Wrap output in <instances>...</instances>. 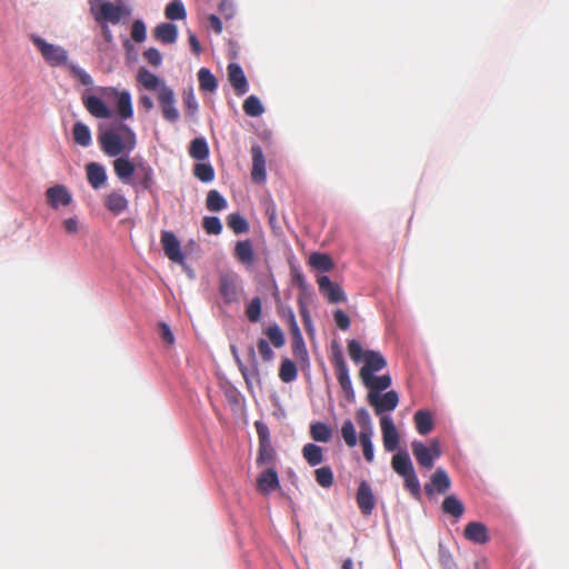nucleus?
I'll return each instance as SVG.
<instances>
[{
	"mask_svg": "<svg viewBox=\"0 0 569 569\" xmlns=\"http://www.w3.org/2000/svg\"><path fill=\"white\" fill-rule=\"evenodd\" d=\"M188 40H189V43L191 46L193 53L199 54L201 52V46H200V42L197 39L196 34L189 33Z\"/></svg>",
	"mask_w": 569,
	"mask_h": 569,
	"instance_id": "64",
	"label": "nucleus"
},
{
	"mask_svg": "<svg viewBox=\"0 0 569 569\" xmlns=\"http://www.w3.org/2000/svg\"><path fill=\"white\" fill-rule=\"evenodd\" d=\"M297 376L298 371L295 362L287 358L283 359L279 369V378L281 379V381L287 383L291 382L296 380Z\"/></svg>",
	"mask_w": 569,
	"mask_h": 569,
	"instance_id": "41",
	"label": "nucleus"
},
{
	"mask_svg": "<svg viewBox=\"0 0 569 569\" xmlns=\"http://www.w3.org/2000/svg\"><path fill=\"white\" fill-rule=\"evenodd\" d=\"M380 427L382 432V441L386 451L392 452L399 446L400 436L396 425L389 416L380 417Z\"/></svg>",
	"mask_w": 569,
	"mask_h": 569,
	"instance_id": "12",
	"label": "nucleus"
},
{
	"mask_svg": "<svg viewBox=\"0 0 569 569\" xmlns=\"http://www.w3.org/2000/svg\"><path fill=\"white\" fill-rule=\"evenodd\" d=\"M202 228L208 234H220L222 224L218 217H204L202 220Z\"/></svg>",
	"mask_w": 569,
	"mask_h": 569,
	"instance_id": "51",
	"label": "nucleus"
},
{
	"mask_svg": "<svg viewBox=\"0 0 569 569\" xmlns=\"http://www.w3.org/2000/svg\"><path fill=\"white\" fill-rule=\"evenodd\" d=\"M189 154L196 160H206L209 157V147L207 141L203 138L193 139L190 143Z\"/></svg>",
	"mask_w": 569,
	"mask_h": 569,
	"instance_id": "37",
	"label": "nucleus"
},
{
	"mask_svg": "<svg viewBox=\"0 0 569 569\" xmlns=\"http://www.w3.org/2000/svg\"><path fill=\"white\" fill-rule=\"evenodd\" d=\"M219 11L223 18L231 19L236 13L232 0H221L219 4Z\"/></svg>",
	"mask_w": 569,
	"mask_h": 569,
	"instance_id": "59",
	"label": "nucleus"
},
{
	"mask_svg": "<svg viewBox=\"0 0 569 569\" xmlns=\"http://www.w3.org/2000/svg\"><path fill=\"white\" fill-rule=\"evenodd\" d=\"M451 486L450 478L447 471L442 468H438L430 478V483L425 486V490L428 495H432L433 491L438 493L446 492Z\"/></svg>",
	"mask_w": 569,
	"mask_h": 569,
	"instance_id": "22",
	"label": "nucleus"
},
{
	"mask_svg": "<svg viewBox=\"0 0 569 569\" xmlns=\"http://www.w3.org/2000/svg\"><path fill=\"white\" fill-rule=\"evenodd\" d=\"M372 437L373 435L359 433V442L362 447L363 457L368 462H372L375 459Z\"/></svg>",
	"mask_w": 569,
	"mask_h": 569,
	"instance_id": "48",
	"label": "nucleus"
},
{
	"mask_svg": "<svg viewBox=\"0 0 569 569\" xmlns=\"http://www.w3.org/2000/svg\"><path fill=\"white\" fill-rule=\"evenodd\" d=\"M257 347L263 361L268 362L274 358V352L272 351L268 340L260 338L257 342Z\"/></svg>",
	"mask_w": 569,
	"mask_h": 569,
	"instance_id": "54",
	"label": "nucleus"
},
{
	"mask_svg": "<svg viewBox=\"0 0 569 569\" xmlns=\"http://www.w3.org/2000/svg\"><path fill=\"white\" fill-rule=\"evenodd\" d=\"M47 201L53 209L60 206H69L72 201V196L68 189L62 184L50 187L46 191Z\"/></svg>",
	"mask_w": 569,
	"mask_h": 569,
	"instance_id": "19",
	"label": "nucleus"
},
{
	"mask_svg": "<svg viewBox=\"0 0 569 569\" xmlns=\"http://www.w3.org/2000/svg\"><path fill=\"white\" fill-rule=\"evenodd\" d=\"M368 403L373 408L376 415L385 416V412L393 411L399 403V395L396 390H389L383 395L376 396L368 393Z\"/></svg>",
	"mask_w": 569,
	"mask_h": 569,
	"instance_id": "9",
	"label": "nucleus"
},
{
	"mask_svg": "<svg viewBox=\"0 0 569 569\" xmlns=\"http://www.w3.org/2000/svg\"><path fill=\"white\" fill-rule=\"evenodd\" d=\"M302 457L311 467H316L323 461V450L315 443H307L302 448Z\"/></svg>",
	"mask_w": 569,
	"mask_h": 569,
	"instance_id": "34",
	"label": "nucleus"
},
{
	"mask_svg": "<svg viewBox=\"0 0 569 569\" xmlns=\"http://www.w3.org/2000/svg\"><path fill=\"white\" fill-rule=\"evenodd\" d=\"M136 79L142 88L157 93L163 118L171 123L177 122L179 120V112L176 108L174 92L166 84L164 80L144 67L139 68Z\"/></svg>",
	"mask_w": 569,
	"mask_h": 569,
	"instance_id": "1",
	"label": "nucleus"
},
{
	"mask_svg": "<svg viewBox=\"0 0 569 569\" xmlns=\"http://www.w3.org/2000/svg\"><path fill=\"white\" fill-rule=\"evenodd\" d=\"M441 509L446 515H450L457 519L465 512L463 503L453 495L447 496L443 499Z\"/></svg>",
	"mask_w": 569,
	"mask_h": 569,
	"instance_id": "32",
	"label": "nucleus"
},
{
	"mask_svg": "<svg viewBox=\"0 0 569 569\" xmlns=\"http://www.w3.org/2000/svg\"><path fill=\"white\" fill-rule=\"evenodd\" d=\"M315 477L317 483L322 488H329L333 483V472L329 466L316 469Z\"/></svg>",
	"mask_w": 569,
	"mask_h": 569,
	"instance_id": "45",
	"label": "nucleus"
},
{
	"mask_svg": "<svg viewBox=\"0 0 569 569\" xmlns=\"http://www.w3.org/2000/svg\"><path fill=\"white\" fill-rule=\"evenodd\" d=\"M209 23H210L211 29L216 33H218V34L221 33V31H222V22H221V20L216 14H210L209 16Z\"/></svg>",
	"mask_w": 569,
	"mask_h": 569,
	"instance_id": "63",
	"label": "nucleus"
},
{
	"mask_svg": "<svg viewBox=\"0 0 569 569\" xmlns=\"http://www.w3.org/2000/svg\"><path fill=\"white\" fill-rule=\"evenodd\" d=\"M69 69L71 71V73L78 78V80L80 81V83L82 86L89 87L93 83L91 76L89 73H87L84 70H82L81 68L77 67L76 64H73V63L69 64Z\"/></svg>",
	"mask_w": 569,
	"mask_h": 569,
	"instance_id": "56",
	"label": "nucleus"
},
{
	"mask_svg": "<svg viewBox=\"0 0 569 569\" xmlns=\"http://www.w3.org/2000/svg\"><path fill=\"white\" fill-rule=\"evenodd\" d=\"M164 14L170 20H182L186 18V9L182 3L173 1L166 7Z\"/></svg>",
	"mask_w": 569,
	"mask_h": 569,
	"instance_id": "50",
	"label": "nucleus"
},
{
	"mask_svg": "<svg viewBox=\"0 0 569 569\" xmlns=\"http://www.w3.org/2000/svg\"><path fill=\"white\" fill-rule=\"evenodd\" d=\"M98 140L102 151L109 157L128 156L137 144L134 132L123 123L101 132Z\"/></svg>",
	"mask_w": 569,
	"mask_h": 569,
	"instance_id": "2",
	"label": "nucleus"
},
{
	"mask_svg": "<svg viewBox=\"0 0 569 569\" xmlns=\"http://www.w3.org/2000/svg\"><path fill=\"white\" fill-rule=\"evenodd\" d=\"M100 92L106 98H117V108L122 119H130L133 116L131 96L128 91L119 92L112 87L101 88Z\"/></svg>",
	"mask_w": 569,
	"mask_h": 569,
	"instance_id": "10",
	"label": "nucleus"
},
{
	"mask_svg": "<svg viewBox=\"0 0 569 569\" xmlns=\"http://www.w3.org/2000/svg\"><path fill=\"white\" fill-rule=\"evenodd\" d=\"M63 228L69 234H76L79 231V221L77 218H68L63 220Z\"/></svg>",
	"mask_w": 569,
	"mask_h": 569,
	"instance_id": "62",
	"label": "nucleus"
},
{
	"mask_svg": "<svg viewBox=\"0 0 569 569\" xmlns=\"http://www.w3.org/2000/svg\"><path fill=\"white\" fill-rule=\"evenodd\" d=\"M320 292L328 299L331 303H337L346 300L345 293L341 287L337 283H333L329 277L321 276L317 280Z\"/></svg>",
	"mask_w": 569,
	"mask_h": 569,
	"instance_id": "17",
	"label": "nucleus"
},
{
	"mask_svg": "<svg viewBox=\"0 0 569 569\" xmlns=\"http://www.w3.org/2000/svg\"><path fill=\"white\" fill-rule=\"evenodd\" d=\"M159 333H160L161 339L167 345H170V346L173 345V342H174L173 333H172L170 327L166 322L159 323Z\"/></svg>",
	"mask_w": 569,
	"mask_h": 569,
	"instance_id": "60",
	"label": "nucleus"
},
{
	"mask_svg": "<svg viewBox=\"0 0 569 569\" xmlns=\"http://www.w3.org/2000/svg\"><path fill=\"white\" fill-rule=\"evenodd\" d=\"M230 349H231V352H232V355H233V357H234V359H236V361H237V363L239 366V370H240L242 377L244 378V380L248 381L249 376L258 378L259 377V369H258V362H257L256 352H254L253 347L249 348V358H250V361L252 362L251 370H249L242 363L241 359L238 356V351H237L236 346H231Z\"/></svg>",
	"mask_w": 569,
	"mask_h": 569,
	"instance_id": "28",
	"label": "nucleus"
},
{
	"mask_svg": "<svg viewBox=\"0 0 569 569\" xmlns=\"http://www.w3.org/2000/svg\"><path fill=\"white\" fill-rule=\"evenodd\" d=\"M136 179L142 190L152 191L154 186V173L150 164L140 162L137 164Z\"/></svg>",
	"mask_w": 569,
	"mask_h": 569,
	"instance_id": "27",
	"label": "nucleus"
},
{
	"mask_svg": "<svg viewBox=\"0 0 569 569\" xmlns=\"http://www.w3.org/2000/svg\"><path fill=\"white\" fill-rule=\"evenodd\" d=\"M264 335L276 348H281L286 343L284 335L278 325L269 326L264 330Z\"/></svg>",
	"mask_w": 569,
	"mask_h": 569,
	"instance_id": "44",
	"label": "nucleus"
},
{
	"mask_svg": "<svg viewBox=\"0 0 569 569\" xmlns=\"http://www.w3.org/2000/svg\"><path fill=\"white\" fill-rule=\"evenodd\" d=\"M143 58L147 60L149 64L154 68H158L162 62V56L160 51L156 48H149L143 52Z\"/></svg>",
	"mask_w": 569,
	"mask_h": 569,
	"instance_id": "57",
	"label": "nucleus"
},
{
	"mask_svg": "<svg viewBox=\"0 0 569 569\" xmlns=\"http://www.w3.org/2000/svg\"><path fill=\"white\" fill-rule=\"evenodd\" d=\"M356 418L361 428L360 433L373 435L372 421L369 412L365 408L357 410Z\"/></svg>",
	"mask_w": 569,
	"mask_h": 569,
	"instance_id": "46",
	"label": "nucleus"
},
{
	"mask_svg": "<svg viewBox=\"0 0 569 569\" xmlns=\"http://www.w3.org/2000/svg\"><path fill=\"white\" fill-rule=\"evenodd\" d=\"M411 449L418 465L426 469H432L435 461L442 455L440 442L437 439H432L428 446L415 440L411 442Z\"/></svg>",
	"mask_w": 569,
	"mask_h": 569,
	"instance_id": "6",
	"label": "nucleus"
},
{
	"mask_svg": "<svg viewBox=\"0 0 569 569\" xmlns=\"http://www.w3.org/2000/svg\"><path fill=\"white\" fill-rule=\"evenodd\" d=\"M331 363L335 367L337 380L347 400L353 402L356 399V395L349 376V370L345 361L342 351L337 343L332 346Z\"/></svg>",
	"mask_w": 569,
	"mask_h": 569,
	"instance_id": "5",
	"label": "nucleus"
},
{
	"mask_svg": "<svg viewBox=\"0 0 569 569\" xmlns=\"http://www.w3.org/2000/svg\"><path fill=\"white\" fill-rule=\"evenodd\" d=\"M228 80L237 96H243L249 90V83L240 64L231 62L227 67Z\"/></svg>",
	"mask_w": 569,
	"mask_h": 569,
	"instance_id": "15",
	"label": "nucleus"
},
{
	"mask_svg": "<svg viewBox=\"0 0 569 569\" xmlns=\"http://www.w3.org/2000/svg\"><path fill=\"white\" fill-rule=\"evenodd\" d=\"M103 204L113 216H120L129 208V200L121 190H112L103 199Z\"/></svg>",
	"mask_w": 569,
	"mask_h": 569,
	"instance_id": "18",
	"label": "nucleus"
},
{
	"mask_svg": "<svg viewBox=\"0 0 569 569\" xmlns=\"http://www.w3.org/2000/svg\"><path fill=\"white\" fill-rule=\"evenodd\" d=\"M391 467L396 473L403 478L405 488L416 499L421 496V488L412 461L407 451H399L391 459Z\"/></svg>",
	"mask_w": 569,
	"mask_h": 569,
	"instance_id": "4",
	"label": "nucleus"
},
{
	"mask_svg": "<svg viewBox=\"0 0 569 569\" xmlns=\"http://www.w3.org/2000/svg\"><path fill=\"white\" fill-rule=\"evenodd\" d=\"M341 436L349 448L356 447L358 442L357 432L353 422L350 419L343 421L341 426Z\"/></svg>",
	"mask_w": 569,
	"mask_h": 569,
	"instance_id": "43",
	"label": "nucleus"
},
{
	"mask_svg": "<svg viewBox=\"0 0 569 569\" xmlns=\"http://www.w3.org/2000/svg\"><path fill=\"white\" fill-rule=\"evenodd\" d=\"M146 26L141 20H136L131 27V38L136 42H143L146 40Z\"/></svg>",
	"mask_w": 569,
	"mask_h": 569,
	"instance_id": "55",
	"label": "nucleus"
},
{
	"mask_svg": "<svg viewBox=\"0 0 569 569\" xmlns=\"http://www.w3.org/2000/svg\"><path fill=\"white\" fill-rule=\"evenodd\" d=\"M333 318H335L336 325L338 326L339 329H341V330L349 329L350 318L348 317V315L345 311H342L340 309L336 310L333 313Z\"/></svg>",
	"mask_w": 569,
	"mask_h": 569,
	"instance_id": "58",
	"label": "nucleus"
},
{
	"mask_svg": "<svg viewBox=\"0 0 569 569\" xmlns=\"http://www.w3.org/2000/svg\"><path fill=\"white\" fill-rule=\"evenodd\" d=\"M234 258L244 266H252L254 262V251L252 242L249 239L237 241L233 249Z\"/></svg>",
	"mask_w": 569,
	"mask_h": 569,
	"instance_id": "24",
	"label": "nucleus"
},
{
	"mask_svg": "<svg viewBox=\"0 0 569 569\" xmlns=\"http://www.w3.org/2000/svg\"><path fill=\"white\" fill-rule=\"evenodd\" d=\"M348 353L356 363L365 362L359 371L360 379L375 375L387 366L385 357L379 351H365L361 343L356 339L348 341Z\"/></svg>",
	"mask_w": 569,
	"mask_h": 569,
	"instance_id": "3",
	"label": "nucleus"
},
{
	"mask_svg": "<svg viewBox=\"0 0 569 569\" xmlns=\"http://www.w3.org/2000/svg\"><path fill=\"white\" fill-rule=\"evenodd\" d=\"M242 107L244 113L249 117H259L264 112V108L257 96H249Z\"/></svg>",
	"mask_w": 569,
	"mask_h": 569,
	"instance_id": "42",
	"label": "nucleus"
},
{
	"mask_svg": "<svg viewBox=\"0 0 569 569\" xmlns=\"http://www.w3.org/2000/svg\"><path fill=\"white\" fill-rule=\"evenodd\" d=\"M356 500L362 515H371L376 506V498L371 486L367 481L363 480L359 483Z\"/></svg>",
	"mask_w": 569,
	"mask_h": 569,
	"instance_id": "14",
	"label": "nucleus"
},
{
	"mask_svg": "<svg viewBox=\"0 0 569 569\" xmlns=\"http://www.w3.org/2000/svg\"><path fill=\"white\" fill-rule=\"evenodd\" d=\"M73 140L81 147H89L91 143V132L88 126L78 121L72 128Z\"/></svg>",
	"mask_w": 569,
	"mask_h": 569,
	"instance_id": "36",
	"label": "nucleus"
},
{
	"mask_svg": "<svg viewBox=\"0 0 569 569\" xmlns=\"http://www.w3.org/2000/svg\"><path fill=\"white\" fill-rule=\"evenodd\" d=\"M363 386L368 388V393L379 396L382 391L387 390L391 386V377L389 375L383 376H368L361 379Z\"/></svg>",
	"mask_w": 569,
	"mask_h": 569,
	"instance_id": "25",
	"label": "nucleus"
},
{
	"mask_svg": "<svg viewBox=\"0 0 569 569\" xmlns=\"http://www.w3.org/2000/svg\"><path fill=\"white\" fill-rule=\"evenodd\" d=\"M82 102L88 112L98 119H108L111 117L112 112L107 107V104L96 96H82Z\"/></svg>",
	"mask_w": 569,
	"mask_h": 569,
	"instance_id": "21",
	"label": "nucleus"
},
{
	"mask_svg": "<svg viewBox=\"0 0 569 569\" xmlns=\"http://www.w3.org/2000/svg\"><path fill=\"white\" fill-rule=\"evenodd\" d=\"M31 41L50 66L58 67L67 64L68 53L62 47L48 43L39 36H31Z\"/></svg>",
	"mask_w": 569,
	"mask_h": 569,
	"instance_id": "7",
	"label": "nucleus"
},
{
	"mask_svg": "<svg viewBox=\"0 0 569 569\" xmlns=\"http://www.w3.org/2000/svg\"><path fill=\"white\" fill-rule=\"evenodd\" d=\"M87 179L93 189L101 188L107 181L104 168L98 162H90L86 167Z\"/></svg>",
	"mask_w": 569,
	"mask_h": 569,
	"instance_id": "26",
	"label": "nucleus"
},
{
	"mask_svg": "<svg viewBox=\"0 0 569 569\" xmlns=\"http://www.w3.org/2000/svg\"><path fill=\"white\" fill-rule=\"evenodd\" d=\"M193 174L202 182H211L214 179V170L209 163H197Z\"/></svg>",
	"mask_w": 569,
	"mask_h": 569,
	"instance_id": "47",
	"label": "nucleus"
},
{
	"mask_svg": "<svg viewBox=\"0 0 569 569\" xmlns=\"http://www.w3.org/2000/svg\"><path fill=\"white\" fill-rule=\"evenodd\" d=\"M227 226L236 233H246L249 230L248 221L238 212L230 213L227 217Z\"/></svg>",
	"mask_w": 569,
	"mask_h": 569,
	"instance_id": "39",
	"label": "nucleus"
},
{
	"mask_svg": "<svg viewBox=\"0 0 569 569\" xmlns=\"http://www.w3.org/2000/svg\"><path fill=\"white\" fill-rule=\"evenodd\" d=\"M309 263L312 268L327 272L333 268L332 259L326 253L315 252L309 258Z\"/></svg>",
	"mask_w": 569,
	"mask_h": 569,
	"instance_id": "38",
	"label": "nucleus"
},
{
	"mask_svg": "<svg viewBox=\"0 0 569 569\" xmlns=\"http://www.w3.org/2000/svg\"><path fill=\"white\" fill-rule=\"evenodd\" d=\"M254 427H256V430H257V433H258L259 443L260 442H269L270 439H269V429H268V427L263 422H261V421H256Z\"/></svg>",
	"mask_w": 569,
	"mask_h": 569,
	"instance_id": "61",
	"label": "nucleus"
},
{
	"mask_svg": "<svg viewBox=\"0 0 569 569\" xmlns=\"http://www.w3.org/2000/svg\"><path fill=\"white\" fill-rule=\"evenodd\" d=\"M246 316L250 322H258L261 317V300L259 297L252 298L246 307Z\"/></svg>",
	"mask_w": 569,
	"mask_h": 569,
	"instance_id": "49",
	"label": "nucleus"
},
{
	"mask_svg": "<svg viewBox=\"0 0 569 569\" xmlns=\"http://www.w3.org/2000/svg\"><path fill=\"white\" fill-rule=\"evenodd\" d=\"M199 87L202 91L214 92L218 87V81L214 74L207 68H201L198 71Z\"/></svg>",
	"mask_w": 569,
	"mask_h": 569,
	"instance_id": "35",
	"label": "nucleus"
},
{
	"mask_svg": "<svg viewBox=\"0 0 569 569\" xmlns=\"http://www.w3.org/2000/svg\"><path fill=\"white\" fill-rule=\"evenodd\" d=\"M183 104L186 109V114L189 117H193L198 111V102L192 91L186 92L183 94Z\"/></svg>",
	"mask_w": 569,
	"mask_h": 569,
	"instance_id": "53",
	"label": "nucleus"
},
{
	"mask_svg": "<svg viewBox=\"0 0 569 569\" xmlns=\"http://www.w3.org/2000/svg\"><path fill=\"white\" fill-rule=\"evenodd\" d=\"M250 151L252 156L251 179L254 183H263L267 178V172L262 148L259 144H253Z\"/></svg>",
	"mask_w": 569,
	"mask_h": 569,
	"instance_id": "16",
	"label": "nucleus"
},
{
	"mask_svg": "<svg viewBox=\"0 0 569 569\" xmlns=\"http://www.w3.org/2000/svg\"><path fill=\"white\" fill-rule=\"evenodd\" d=\"M280 486L279 478L276 469L269 468L261 472L259 477L257 478V487L258 490L263 493L268 495L271 491H274Z\"/></svg>",
	"mask_w": 569,
	"mask_h": 569,
	"instance_id": "23",
	"label": "nucleus"
},
{
	"mask_svg": "<svg viewBox=\"0 0 569 569\" xmlns=\"http://www.w3.org/2000/svg\"><path fill=\"white\" fill-rule=\"evenodd\" d=\"M273 459V449L269 442H260L259 443V453L257 458V463H266Z\"/></svg>",
	"mask_w": 569,
	"mask_h": 569,
	"instance_id": "52",
	"label": "nucleus"
},
{
	"mask_svg": "<svg viewBox=\"0 0 569 569\" xmlns=\"http://www.w3.org/2000/svg\"><path fill=\"white\" fill-rule=\"evenodd\" d=\"M161 244L164 254L176 263H183L184 256L181 252V244L172 231L163 230L161 232Z\"/></svg>",
	"mask_w": 569,
	"mask_h": 569,
	"instance_id": "13",
	"label": "nucleus"
},
{
	"mask_svg": "<svg viewBox=\"0 0 569 569\" xmlns=\"http://www.w3.org/2000/svg\"><path fill=\"white\" fill-rule=\"evenodd\" d=\"M154 38L162 43H174L178 38V29L173 23L163 22L156 27Z\"/></svg>",
	"mask_w": 569,
	"mask_h": 569,
	"instance_id": "30",
	"label": "nucleus"
},
{
	"mask_svg": "<svg viewBox=\"0 0 569 569\" xmlns=\"http://www.w3.org/2000/svg\"><path fill=\"white\" fill-rule=\"evenodd\" d=\"M113 170L120 180L127 182L136 173L137 164L132 163L127 156L119 157L113 161Z\"/></svg>",
	"mask_w": 569,
	"mask_h": 569,
	"instance_id": "29",
	"label": "nucleus"
},
{
	"mask_svg": "<svg viewBox=\"0 0 569 569\" xmlns=\"http://www.w3.org/2000/svg\"><path fill=\"white\" fill-rule=\"evenodd\" d=\"M128 13L129 11L121 6H117L112 2H104L101 3L100 8L92 14L99 23L111 22L113 24H118L122 17Z\"/></svg>",
	"mask_w": 569,
	"mask_h": 569,
	"instance_id": "11",
	"label": "nucleus"
},
{
	"mask_svg": "<svg viewBox=\"0 0 569 569\" xmlns=\"http://www.w3.org/2000/svg\"><path fill=\"white\" fill-rule=\"evenodd\" d=\"M310 437L318 442H329L332 437V429L321 421L310 425Z\"/></svg>",
	"mask_w": 569,
	"mask_h": 569,
	"instance_id": "33",
	"label": "nucleus"
},
{
	"mask_svg": "<svg viewBox=\"0 0 569 569\" xmlns=\"http://www.w3.org/2000/svg\"><path fill=\"white\" fill-rule=\"evenodd\" d=\"M206 206L210 211H221L227 208V200L217 190H210L207 194Z\"/></svg>",
	"mask_w": 569,
	"mask_h": 569,
	"instance_id": "40",
	"label": "nucleus"
},
{
	"mask_svg": "<svg viewBox=\"0 0 569 569\" xmlns=\"http://www.w3.org/2000/svg\"><path fill=\"white\" fill-rule=\"evenodd\" d=\"M415 425L417 431L426 436L433 429V419L432 415L428 410H419L413 416Z\"/></svg>",
	"mask_w": 569,
	"mask_h": 569,
	"instance_id": "31",
	"label": "nucleus"
},
{
	"mask_svg": "<svg viewBox=\"0 0 569 569\" xmlns=\"http://www.w3.org/2000/svg\"><path fill=\"white\" fill-rule=\"evenodd\" d=\"M463 536L468 541L477 545H485L489 541V532L486 525L478 521H471L466 525Z\"/></svg>",
	"mask_w": 569,
	"mask_h": 569,
	"instance_id": "20",
	"label": "nucleus"
},
{
	"mask_svg": "<svg viewBox=\"0 0 569 569\" xmlns=\"http://www.w3.org/2000/svg\"><path fill=\"white\" fill-rule=\"evenodd\" d=\"M218 289L224 303L236 302L239 295V276L231 271L220 273Z\"/></svg>",
	"mask_w": 569,
	"mask_h": 569,
	"instance_id": "8",
	"label": "nucleus"
}]
</instances>
